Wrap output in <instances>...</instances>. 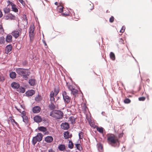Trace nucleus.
Listing matches in <instances>:
<instances>
[{"label": "nucleus", "instance_id": "obj_19", "mask_svg": "<svg viewBox=\"0 0 152 152\" xmlns=\"http://www.w3.org/2000/svg\"><path fill=\"white\" fill-rule=\"evenodd\" d=\"M58 148L59 150L61 151H63L66 149L65 146L64 144L59 145Z\"/></svg>", "mask_w": 152, "mask_h": 152}, {"label": "nucleus", "instance_id": "obj_56", "mask_svg": "<svg viewBox=\"0 0 152 152\" xmlns=\"http://www.w3.org/2000/svg\"><path fill=\"white\" fill-rule=\"evenodd\" d=\"M55 4L56 5H58V3L57 2H55Z\"/></svg>", "mask_w": 152, "mask_h": 152}, {"label": "nucleus", "instance_id": "obj_37", "mask_svg": "<svg viewBox=\"0 0 152 152\" xmlns=\"http://www.w3.org/2000/svg\"><path fill=\"white\" fill-rule=\"evenodd\" d=\"M64 136L65 139H67L69 137V132H64Z\"/></svg>", "mask_w": 152, "mask_h": 152}, {"label": "nucleus", "instance_id": "obj_50", "mask_svg": "<svg viewBox=\"0 0 152 152\" xmlns=\"http://www.w3.org/2000/svg\"><path fill=\"white\" fill-rule=\"evenodd\" d=\"M77 14H74L75 18L77 19H79L80 17H79V16H77Z\"/></svg>", "mask_w": 152, "mask_h": 152}, {"label": "nucleus", "instance_id": "obj_42", "mask_svg": "<svg viewBox=\"0 0 152 152\" xmlns=\"http://www.w3.org/2000/svg\"><path fill=\"white\" fill-rule=\"evenodd\" d=\"M55 96L53 91H51L50 94V97H54Z\"/></svg>", "mask_w": 152, "mask_h": 152}, {"label": "nucleus", "instance_id": "obj_10", "mask_svg": "<svg viewBox=\"0 0 152 152\" xmlns=\"http://www.w3.org/2000/svg\"><path fill=\"white\" fill-rule=\"evenodd\" d=\"M34 121L37 123H39L42 121V118L39 115H37L34 118Z\"/></svg>", "mask_w": 152, "mask_h": 152}, {"label": "nucleus", "instance_id": "obj_24", "mask_svg": "<svg viewBox=\"0 0 152 152\" xmlns=\"http://www.w3.org/2000/svg\"><path fill=\"white\" fill-rule=\"evenodd\" d=\"M8 7V6H7V7H5L3 9V11L5 13H8L10 11V8Z\"/></svg>", "mask_w": 152, "mask_h": 152}, {"label": "nucleus", "instance_id": "obj_52", "mask_svg": "<svg viewBox=\"0 0 152 152\" xmlns=\"http://www.w3.org/2000/svg\"><path fill=\"white\" fill-rule=\"evenodd\" d=\"M48 152H55V151L52 148H50L48 150Z\"/></svg>", "mask_w": 152, "mask_h": 152}, {"label": "nucleus", "instance_id": "obj_20", "mask_svg": "<svg viewBox=\"0 0 152 152\" xmlns=\"http://www.w3.org/2000/svg\"><path fill=\"white\" fill-rule=\"evenodd\" d=\"M12 36L10 35H7L6 37V41L8 42H10L12 41Z\"/></svg>", "mask_w": 152, "mask_h": 152}, {"label": "nucleus", "instance_id": "obj_26", "mask_svg": "<svg viewBox=\"0 0 152 152\" xmlns=\"http://www.w3.org/2000/svg\"><path fill=\"white\" fill-rule=\"evenodd\" d=\"M110 58L113 60L115 59V56L114 54L112 52H111L110 54Z\"/></svg>", "mask_w": 152, "mask_h": 152}, {"label": "nucleus", "instance_id": "obj_59", "mask_svg": "<svg viewBox=\"0 0 152 152\" xmlns=\"http://www.w3.org/2000/svg\"><path fill=\"white\" fill-rule=\"evenodd\" d=\"M17 109L18 110V111H19V112H21L20 111H19V110L17 108Z\"/></svg>", "mask_w": 152, "mask_h": 152}, {"label": "nucleus", "instance_id": "obj_46", "mask_svg": "<svg viewBox=\"0 0 152 152\" xmlns=\"http://www.w3.org/2000/svg\"><path fill=\"white\" fill-rule=\"evenodd\" d=\"M125 27L124 26H123L122 27L120 31V32L121 33H123L124 31Z\"/></svg>", "mask_w": 152, "mask_h": 152}, {"label": "nucleus", "instance_id": "obj_21", "mask_svg": "<svg viewBox=\"0 0 152 152\" xmlns=\"http://www.w3.org/2000/svg\"><path fill=\"white\" fill-rule=\"evenodd\" d=\"M10 76L11 78L14 79L16 78V74L15 72H12L10 73Z\"/></svg>", "mask_w": 152, "mask_h": 152}, {"label": "nucleus", "instance_id": "obj_25", "mask_svg": "<svg viewBox=\"0 0 152 152\" xmlns=\"http://www.w3.org/2000/svg\"><path fill=\"white\" fill-rule=\"evenodd\" d=\"M49 107L51 110H53L55 109L56 107L54 104V102L51 103V104L49 105Z\"/></svg>", "mask_w": 152, "mask_h": 152}, {"label": "nucleus", "instance_id": "obj_41", "mask_svg": "<svg viewBox=\"0 0 152 152\" xmlns=\"http://www.w3.org/2000/svg\"><path fill=\"white\" fill-rule=\"evenodd\" d=\"M77 149L80 151H81L82 149V148L80 144H78L76 145Z\"/></svg>", "mask_w": 152, "mask_h": 152}, {"label": "nucleus", "instance_id": "obj_55", "mask_svg": "<svg viewBox=\"0 0 152 152\" xmlns=\"http://www.w3.org/2000/svg\"><path fill=\"white\" fill-rule=\"evenodd\" d=\"M22 114L23 115H26V112L24 111H23Z\"/></svg>", "mask_w": 152, "mask_h": 152}, {"label": "nucleus", "instance_id": "obj_6", "mask_svg": "<svg viewBox=\"0 0 152 152\" xmlns=\"http://www.w3.org/2000/svg\"><path fill=\"white\" fill-rule=\"evenodd\" d=\"M62 95L65 102L68 104L71 101V98L67 95V93L65 91L63 92Z\"/></svg>", "mask_w": 152, "mask_h": 152}, {"label": "nucleus", "instance_id": "obj_57", "mask_svg": "<svg viewBox=\"0 0 152 152\" xmlns=\"http://www.w3.org/2000/svg\"><path fill=\"white\" fill-rule=\"evenodd\" d=\"M43 42H44V44L46 46L47 45V44H46V43L45 42V41H44Z\"/></svg>", "mask_w": 152, "mask_h": 152}, {"label": "nucleus", "instance_id": "obj_27", "mask_svg": "<svg viewBox=\"0 0 152 152\" xmlns=\"http://www.w3.org/2000/svg\"><path fill=\"white\" fill-rule=\"evenodd\" d=\"M97 131L99 132L100 133H103V128L102 127H96Z\"/></svg>", "mask_w": 152, "mask_h": 152}, {"label": "nucleus", "instance_id": "obj_32", "mask_svg": "<svg viewBox=\"0 0 152 152\" xmlns=\"http://www.w3.org/2000/svg\"><path fill=\"white\" fill-rule=\"evenodd\" d=\"M73 145L72 141H69L68 144V147L70 149H72L73 147Z\"/></svg>", "mask_w": 152, "mask_h": 152}, {"label": "nucleus", "instance_id": "obj_53", "mask_svg": "<svg viewBox=\"0 0 152 152\" xmlns=\"http://www.w3.org/2000/svg\"><path fill=\"white\" fill-rule=\"evenodd\" d=\"M22 64L24 66H26L27 64V61H23L22 63Z\"/></svg>", "mask_w": 152, "mask_h": 152}, {"label": "nucleus", "instance_id": "obj_43", "mask_svg": "<svg viewBox=\"0 0 152 152\" xmlns=\"http://www.w3.org/2000/svg\"><path fill=\"white\" fill-rule=\"evenodd\" d=\"M145 99V98L144 97H141L139 98L138 99L140 101H144Z\"/></svg>", "mask_w": 152, "mask_h": 152}, {"label": "nucleus", "instance_id": "obj_9", "mask_svg": "<svg viewBox=\"0 0 152 152\" xmlns=\"http://www.w3.org/2000/svg\"><path fill=\"white\" fill-rule=\"evenodd\" d=\"M41 110L40 107L39 106H35L32 108V111L34 113H38Z\"/></svg>", "mask_w": 152, "mask_h": 152}, {"label": "nucleus", "instance_id": "obj_60", "mask_svg": "<svg viewBox=\"0 0 152 152\" xmlns=\"http://www.w3.org/2000/svg\"><path fill=\"white\" fill-rule=\"evenodd\" d=\"M91 124H92V123H90V125L91 126Z\"/></svg>", "mask_w": 152, "mask_h": 152}, {"label": "nucleus", "instance_id": "obj_51", "mask_svg": "<svg viewBox=\"0 0 152 152\" xmlns=\"http://www.w3.org/2000/svg\"><path fill=\"white\" fill-rule=\"evenodd\" d=\"M70 120L72 121V123H73V122H74L75 121V119L73 118H70Z\"/></svg>", "mask_w": 152, "mask_h": 152}, {"label": "nucleus", "instance_id": "obj_40", "mask_svg": "<svg viewBox=\"0 0 152 152\" xmlns=\"http://www.w3.org/2000/svg\"><path fill=\"white\" fill-rule=\"evenodd\" d=\"M124 102L126 104L129 103L131 102V100L129 99L126 98L124 100Z\"/></svg>", "mask_w": 152, "mask_h": 152}, {"label": "nucleus", "instance_id": "obj_7", "mask_svg": "<svg viewBox=\"0 0 152 152\" xmlns=\"http://www.w3.org/2000/svg\"><path fill=\"white\" fill-rule=\"evenodd\" d=\"M7 2L8 3V4L7 5V6H8L9 5H11L12 7V10L15 12H18V9L17 7L15 4L12 3V2L8 1Z\"/></svg>", "mask_w": 152, "mask_h": 152}, {"label": "nucleus", "instance_id": "obj_36", "mask_svg": "<svg viewBox=\"0 0 152 152\" xmlns=\"http://www.w3.org/2000/svg\"><path fill=\"white\" fill-rule=\"evenodd\" d=\"M72 93L74 95L75 94H77L78 92V91L76 89L74 88L71 91Z\"/></svg>", "mask_w": 152, "mask_h": 152}, {"label": "nucleus", "instance_id": "obj_35", "mask_svg": "<svg viewBox=\"0 0 152 152\" xmlns=\"http://www.w3.org/2000/svg\"><path fill=\"white\" fill-rule=\"evenodd\" d=\"M82 109L85 111H86L88 108L86 106L85 104H83L82 105Z\"/></svg>", "mask_w": 152, "mask_h": 152}, {"label": "nucleus", "instance_id": "obj_31", "mask_svg": "<svg viewBox=\"0 0 152 152\" xmlns=\"http://www.w3.org/2000/svg\"><path fill=\"white\" fill-rule=\"evenodd\" d=\"M22 117L23 118V121L25 123L27 122L28 119V117L26 115H22Z\"/></svg>", "mask_w": 152, "mask_h": 152}, {"label": "nucleus", "instance_id": "obj_18", "mask_svg": "<svg viewBox=\"0 0 152 152\" xmlns=\"http://www.w3.org/2000/svg\"><path fill=\"white\" fill-rule=\"evenodd\" d=\"M35 93V91L33 90H31L30 91H28L26 92V94L28 96H32Z\"/></svg>", "mask_w": 152, "mask_h": 152}, {"label": "nucleus", "instance_id": "obj_12", "mask_svg": "<svg viewBox=\"0 0 152 152\" xmlns=\"http://www.w3.org/2000/svg\"><path fill=\"white\" fill-rule=\"evenodd\" d=\"M45 140L48 143H50L53 141V138L51 136H48L45 137Z\"/></svg>", "mask_w": 152, "mask_h": 152}, {"label": "nucleus", "instance_id": "obj_23", "mask_svg": "<svg viewBox=\"0 0 152 152\" xmlns=\"http://www.w3.org/2000/svg\"><path fill=\"white\" fill-rule=\"evenodd\" d=\"M38 129L39 131L43 132H45L47 131L46 128L44 126L39 127Z\"/></svg>", "mask_w": 152, "mask_h": 152}, {"label": "nucleus", "instance_id": "obj_15", "mask_svg": "<svg viewBox=\"0 0 152 152\" xmlns=\"http://www.w3.org/2000/svg\"><path fill=\"white\" fill-rule=\"evenodd\" d=\"M12 48V46L11 45H7L5 49V53H8L11 50Z\"/></svg>", "mask_w": 152, "mask_h": 152}, {"label": "nucleus", "instance_id": "obj_13", "mask_svg": "<svg viewBox=\"0 0 152 152\" xmlns=\"http://www.w3.org/2000/svg\"><path fill=\"white\" fill-rule=\"evenodd\" d=\"M11 34L15 38H17L20 35L19 31H15L12 32Z\"/></svg>", "mask_w": 152, "mask_h": 152}, {"label": "nucleus", "instance_id": "obj_29", "mask_svg": "<svg viewBox=\"0 0 152 152\" xmlns=\"http://www.w3.org/2000/svg\"><path fill=\"white\" fill-rule=\"evenodd\" d=\"M66 86L68 88L70 91H71L74 88L72 86L67 83Z\"/></svg>", "mask_w": 152, "mask_h": 152}, {"label": "nucleus", "instance_id": "obj_61", "mask_svg": "<svg viewBox=\"0 0 152 152\" xmlns=\"http://www.w3.org/2000/svg\"><path fill=\"white\" fill-rule=\"evenodd\" d=\"M7 143V144H8L9 143V142H8Z\"/></svg>", "mask_w": 152, "mask_h": 152}, {"label": "nucleus", "instance_id": "obj_16", "mask_svg": "<svg viewBox=\"0 0 152 152\" xmlns=\"http://www.w3.org/2000/svg\"><path fill=\"white\" fill-rule=\"evenodd\" d=\"M17 91L19 93H23L25 91V88L22 87H19L17 89Z\"/></svg>", "mask_w": 152, "mask_h": 152}, {"label": "nucleus", "instance_id": "obj_5", "mask_svg": "<svg viewBox=\"0 0 152 152\" xmlns=\"http://www.w3.org/2000/svg\"><path fill=\"white\" fill-rule=\"evenodd\" d=\"M34 28L35 27L34 24L33 23H31L29 28V34L30 39L32 41L33 40L35 35Z\"/></svg>", "mask_w": 152, "mask_h": 152}, {"label": "nucleus", "instance_id": "obj_14", "mask_svg": "<svg viewBox=\"0 0 152 152\" xmlns=\"http://www.w3.org/2000/svg\"><path fill=\"white\" fill-rule=\"evenodd\" d=\"M11 86L13 88L17 89L19 87L20 85L17 83L14 82L11 83Z\"/></svg>", "mask_w": 152, "mask_h": 152}, {"label": "nucleus", "instance_id": "obj_45", "mask_svg": "<svg viewBox=\"0 0 152 152\" xmlns=\"http://www.w3.org/2000/svg\"><path fill=\"white\" fill-rule=\"evenodd\" d=\"M114 17L113 16H112L110 18V22L111 23H113L114 21Z\"/></svg>", "mask_w": 152, "mask_h": 152}, {"label": "nucleus", "instance_id": "obj_4", "mask_svg": "<svg viewBox=\"0 0 152 152\" xmlns=\"http://www.w3.org/2000/svg\"><path fill=\"white\" fill-rule=\"evenodd\" d=\"M43 137V134L41 133H38L37 135L33 138L32 143L34 145H35L37 142L41 141Z\"/></svg>", "mask_w": 152, "mask_h": 152}, {"label": "nucleus", "instance_id": "obj_38", "mask_svg": "<svg viewBox=\"0 0 152 152\" xmlns=\"http://www.w3.org/2000/svg\"><path fill=\"white\" fill-rule=\"evenodd\" d=\"M98 148L99 150H102L103 148L102 145L100 143H99L98 145Z\"/></svg>", "mask_w": 152, "mask_h": 152}, {"label": "nucleus", "instance_id": "obj_28", "mask_svg": "<svg viewBox=\"0 0 152 152\" xmlns=\"http://www.w3.org/2000/svg\"><path fill=\"white\" fill-rule=\"evenodd\" d=\"M5 42V39L3 37H0V44H4Z\"/></svg>", "mask_w": 152, "mask_h": 152}, {"label": "nucleus", "instance_id": "obj_11", "mask_svg": "<svg viewBox=\"0 0 152 152\" xmlns=\"http://www.w3.org/2000/svg\"><path fill=\"white\" fill-rule=\"evenodd\" d=\"M61 126L62 129L66 130L69 128V125L67 123H62L61 125Z\"/></svg>", "mask_w": 152, "mask_h": 152}, {"label": "nucleus", "instance_id": "obj_1", "mask_svg": "<svg viewBox=\"0 0 152 152\" xmlns=\"http://www.w3.org/2000/svg\"><path fill=\"white\" fill-rule=\"evenodd\" d=\"M108 143L112 146L115 147L119 146V141L117 137L114 134H111L107 136Z\"/></svg>", "mask_w": 152, "mask_h": 152}, {"label": "nucleus", "instance_id": "obj_49", "mask_svg": "<svg viewBox=\"0 0 152 152\" xmlns=\"http://www.w3.org/2000/svg\"><path fill=\"white\" fill-rule=\"evenodd\" d=\"M23 5L25 4V3L23 0H18Z\"/></svg>", "mask_w": 152, "mask_h": 152}, {"label": "nucleus", "instance_id": "obj_3", "mask_svg": "<svg viewBox=\"0 0 152 152\" xmlns=\"http://www.w3.org/2000/svg\"><path fill=\"white\" fill-rule=\"evenodd\" d=\"M50 115L52 117L55 118L56 119H60L62 118L63 113L60 110H56L53 111L51 112Z\"/></svg>", "mask_w": 152, "mask_h": 152}, {"label": "nucleus", "instance_id": "obj_39", "mask_svg": "<svg viewBox=\"0 0 152 152\" xmlns=\"http://www.w3.org/2000/svg\"><path fill=\"white\" fill-rule=\"evenodd\" d=\"M4 80L5 78L4 76H3L0 73V82L3 81Z\"/></svg>", "mask_w": 152, "mask_h": 152}, {"label": "nucleus", "instance_id": "obj_48", "mask_svg": "<svg viewBox=\"0 0 152 152\" xmlns=\"http://www.w3.org/2000/svg\"><path fill=\"white\" fill-rule=\"evenodd\" d=\"M50 100L51 102V103L54 102V97H50Z\"/></svg>", "mask_w": 152, "mask_h": 152}, {"label": "nucleus", "instance_id": "obj_8", "mask_svg": "<svg viewBox=\"0 0 152 152\" xmlns=\"http://www.w3.org/2000/svg\"><path fill=\"white\" fill-rule=\"evenodd\" d=\"M15 16L11 13H9L7 15L5 16V19L6 20L10 19V20H14L15 19Z\"/></svg>", "mask_w": 152, "mask_h": 152}, {"label": "nucleus", "instance_id": "obj_30", "mask_svg": "<svg viewBox=\"0 0 152 152\" xmlns=\"http://www.w3.org/2000/svg\"><path fill=\"white\" fill-rule=\"evenodd\" d=\"M42 99V97L38 95L35 98V100L37 102L40 101Z\"/></svg>", "mask_w": 152, "mask_h": 152}, {"label": "nucleus", "instance_id": "obj_34", "mask_svg": "<svg viewBox=\"0 0 152 152\" xmlns=\"http://www.w3.org/2000/svg\"><path fill=\"white\" fill-rule=\"evenodd\" d=\"M64 7L62 6H58V10L59 12H62L63 11Z\"/></svg>", "mask_w": 152, "mask_h": 152}, {"label": "nucleus", "instance_id": "obj_17", "mask_svg": "<svg viewBox=\"0 0 152 152\" xmlns=\"http://www.w3.org/2000/svg\"><path fill=\"white\" fill-rule=\"evenodd\" d=\"M28 83L31 86H34L36 84V80L34 79H30Z\"/></svg>", "mask_w": 152, "mask_h": 152}, {"label": "nucleus", "instance_id": "obj_62", "mask_svg": "<svg viewBox=\"0 0 152 152\" xmlns=\"http://www.w3.org/2000/svg\"><path fill=\"white\" fill-rule=\"evenodd\" d=\"M7 143V144H8L9 143V142H8Z\"/></svg>", "mask_w": 152, "mask_h": 152}, {"label": "nucleus", "instance_id": "obj_2", "mask_svg": "<svg viewBox=\"0 0 152 152\" xmlns=\"http://www.w3.org/2000/svg\"><path fill=\"white\" fill-rule=\"evenodd\" d=\"M16 72L19 75L25 80H27L28 77L31 74L29 70L27 69L22 68H18L16 69Z\"/></svg>", "mask_w": 152, "mask_h": 152}, {"label": "nucleus", "instance_id": "obj_47", "mask_svg": "<svg viewBox=\"0 0 152 152\" xmlns=\"http://www.w3.org/2000/svg\"><path fill=\"white\" fill-rule=\"evenodd\" d=\"M9 121H10L12 124H13V123L15 122V120L11 117H10L9 118Z\"/></svg>", "mask_w": 152, "mask_h": 152}, {"label": "nucleus", "instance_id": "obj_54", "mask_svg": "<svg viewBox=\"0 0 152 152\" xmlns=\"http://www.w3.org/2000/svg\"><path fill=\"white\" fill-rule=\"evenodd\" d=\"M3 16V14L2 13L1 11V10H0V18H1Z\"/></svg>", "mask_w": 152, "mask_h": 152}, {"label": "nucleus", "instance_id": "obj_33", "mask_svg": "<svg viewBox=\"0 0 152 152\" xmlns=\"http://www.w3.org/2000/svg\"><path fill=\"white\" fill-rule=\"evenodd\" d=\"M83 133L82 132H80L79 133V138L80 139H82L83 136Z\"/></svg>", "mask_w": 152, "mask_h": 152}, {"label": "nucleus", "instance_id": "obj_44", "mask_svg": "<svg viewBox=\"0 0 152 152\" xmlns=\"http://www.w3.org/2000/svg\"><path fill=\"white\" fill-rule=\"evenodd\" d=\"M90 5H91V7H90L89 6H88V8L89 9L91 10H92L94 9V5L92 3H91V4H90Z\"/></svg>", "mask_w": 152, "mask_h": 152}, {"label": "nucleus", "instance_id": "obj_58", "mask_svg": "<svg viewBox=\"0 0 152 152\" xmlns=\"http://www.w3.org/2000/svg\"><path fill=\"white\" fill-rule=\"evenodd\" d=\"M14 123L16 125H17L18 124V123L17 122H15H15H14Z\"/></svg>", "mask_w": 152, "mask_h": 152}, {"label": "nucleus", "instance_id": "obj_22", "mask_svg": "<svg viewBox=\"0 0 152 152\" xmlns=\"http://www.w3.org/2000/svg\"><path fill=\"white\" fill-rule=\"evenodd\" d=\"M59 91V88L58 87H57L55 88L54 91V93L55 96H56L58 93Z\"/></svg>", "mask_w": 152, "mask_h": 152}]
</instances>
